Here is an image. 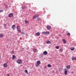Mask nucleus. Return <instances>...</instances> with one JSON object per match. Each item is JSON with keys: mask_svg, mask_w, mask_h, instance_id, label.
I'll return each mask as SVG.
<instances>
[{"mask_svg": "<svg viewBox=\"0 0 76 76\" xmlns=\"http://www.w3.org/2000/svg\"><path fill=\"white\" fill-rule=\"evenodd\" d=\"M51 28V27L49 26H47V28L48 30H49Z\"/></svg>", "mask_w": 76, "mask_h": 76, "instance_id": "423d86ee", "label": "nucleus"}, {"mask_svg": "<svg viewBox=\"0 0 76 76\" xmlns=\"http://www.w3.org/2000/svg\"><path fill=\"white\" fill-rule=\"evenodd\" d=\"M3 12V10L1 9L0 10V13H1V12Z\"/></svg>", "mask_w": 76, "mask_h": 76, "instance_id": "393cba45", "label": "nucleus"}, {"mask_svg": "<svg viewBox=\"0 0 76 76\" xmlns=\"http://www.w3.org/2000/svg\"><path fill=\"white\" fill-rule=\"evenodd\" d=\"M25 8H26L25 7V6H23V7H21L22 9H25Z\"/></svg>", "mask_w": 76, "mask_h": 76, "instance_id": "cd10ccee", "label": "nucleus"}, {"mask_svg": "<svg viewBox=\"0 0 76 76\" xmlns=\"http://www.w3.org/2000/svg\"><path fill=\"white\" fill-rule=\"evenodd\" d=\"M17 63L19 64H22V61L20 59H18L17 60Z\"/></svg>", "mask_w": 76, "mask_h": 76, "instance_id": "f257e3e1", "label": "nucleus"}, {"mask_svg": "<svg viewBox=\"0 0 76 76\" xmlns=\"http://www.w3.org/2000/svg\"><path fill=\"white\" fill-rule=\"evenodd\" d=\"M70 49L72 51H73L75 50V48L74 47H72L70 48Z\"/></svg>", "mask_w": 76, "mask_h": 76, "instance_id": "dca6fc26", "label": "nucleus"}, {"mask_svg": "<svg viewBox=\"0 0 76 76\" xmlns=\"http://www.w3.org/2000/svg\"><path fill=\"white\" fill-rule=\"evenodd\" d=\"M42 34H43L44 35H45L46 34V32L45 31L43 32L42 33Z\"/></svg>", "mask_w": 76, "mask_h": 76, "instance_id": "5701e85b", "label": "nucleus"}, {"mask_svg": "<svg viewBox=\"0 0 76 76\" xmlns=\"http://www.w3.org/2000/svg\"><path fill=\"white\" fill-rule=\"evenodd\" d=\"M47 53H48L46 51H45L43 52V54H44V55H45V56H46V55L47 54Z\"/></svg>", "mask_w": 76, "mask_h": 76, "instance_id": "6e6552de", "label": "nucleus"}, {"mask_svg": "<svg viewBox=\"0 0 76 76\" xmlns=\"http://www.w3.org/2000/svg\"><path fill=\"white\" fill-rule=\"evenodd\" d=\"M39 16V15H38V14H36L33 16V19H35V18H37V17H38Z\"/></svg>", "mask_w": 76, "mask_h": 76, "instance_id": "39448f33", "label": "nucleus"}, {"mask_svg": "<svg viewBox=\"0 0 76 76\" xmlns=\"http://www.w3.org/2000/svg\"><path fill=\"white\" fill-rule=\"evenodd\" d=\"M66 67L68 69H70V66L69 65H67V66H66Z\"/></svg>", "mask_w": 76, "mask_h": 76, "instance_id": "9d476101", "label": "nucleus"}, {"mask_svg": "<svg viewBox=\"0 0 76 76\" xmlns=\"http://www.w3.org/2000/svg\"><path fill=\"white\" fill-rule=\"evenodd\" d=\"M48 67L49 68H50L51 67V65L50 64H48L47 65Z\"/></svg>", "mask_w": 76, "mask_h": 76, "instance_id": "4be33fe9", "label": "nucleus"}, {"mask_svg": "<svg viewBox=\"0 0 76 76\" xmlns=\"http://www.w3.org/2000/svg\"><path fill=\"white\" fill-rule=\"evenodd\" d=\"M24 72L25 73H26L28 74V70H25Z\"/></svg>", "mask_w": 76, "mask_h": 76, "instance_id": "412c9836", "label": "nucleus"}, {"mask_svg": "<svg viewBox=\"0 0 76 76\" xmlns=\"http://www.w3.org/2000/svg\"><path fill=\"white\" fill-rule=\"evenodd\" d=\"M67 35L69 36V37H70V33H68L67 34Z\"/></svg>", "mask_w": 76, "mask_h": 76, "instance_id": "aec40b11", "label": "nucleus"}, {"mask_svg": "<svg viewBox=\"0 0 76 76\" xmlns=\"http://www.w3.org/2000/svg\"><path fill=\"white\" fill-rule=\"evenodd\" d=\"M6 8H7V7H6Z\"/></svg>", "mask_w": 76, "mask_h": 76, "instance_id": "58836bf2", "label": "nucleus"}, {"mask_svg": "<svg viewBox=\"0 0 76 76\" xmlns=\"http://www.w3.org/2000/svg\"><path fill=\"white\" fill-rule=\"evenodd\" d=\"M64 74L65 75H67V71H64Z\"/></svg>", "mask_w": 76, "mask_h": 76, "instance_id": "6ab92c4d", "label": "nucleus"}, {"mask_svg": "<svg viewBox=\"0 0 76 76\" xmlns=\"http://www.w3.org/2000/svg\"><path fill=\"white\" fill-rule=\"evenodd\" d=\"M73 73H74V72H72V74H73Z\"/></svg>", "mask_w": 76, "mask_h": 76, "instance_id": "e433bc0d", "label": "nucleus"}, {"mask_svg": "<svg viewBox=\"0 0 76 76\" xmlns=\"http://www.w3.org/2000/svg\"><path fill=\"white\" fill-rule=\"evenodd\" d=\"M0 59H1V56H0Z\"/></svg>", "mask_w": 76, "mask_h": 76, "instance_id": "4c0bfd02", "label": "nucleus"}, {"mask_svg": "<svg viewBox=\"0 0 76 76\" xmlns=\"http://www.w3.org/2000/svg\"><path fill=\"white\" fill-rule=\"evenodd\" d=\"M6 8H7V7H6Z\"/></svg>", "mask_w": 76, "mask_h": 76, "instance_id": "ea45409f", "label": "nucleus"}, {"mask_svg": "<svg viewBox=\"0 0 76 76\" xmlns=\"http://www.w3.org/2000/svg\"><path fill=\"white\" fill-rule=\"evenodd\" d=\"M12 29H15L16 28V26L15 25H13L12 26Z\"/></svg>", "mask_w": 76, "mask_h": 76, "instance_id": "ddd939ff", "label": "nucleus"}, {"mask_svg": "<svg viewBox=\"0 0 76 76\" xmlns=\"http://www.w3.org/2000/svg\"><path fill=\"white\" fill-rule=\"evenodd\" d=\"M33 51L34 53H35V52H36V51H37V49H35V48H33Z\"/></svg>", "mask_w": 76, "mask_h": 76, "instance_id": "2eb2a0df", "label": "nucleus"}, {"mask_svg": "<svg viewBox=\"0 0 76 76\" xmlns=\"http://www.w3.org/2000/svg\"><path fill=\"white\" fill-rule=\"evenodd\" d=\"M56 49H58L59 47H58V46H57L56 47Z\"/></svg>", "mask_w": 76, "mask_h": 76, "instance_id": "a878e982", "label": "nucleus"}, {"mask_svg": "<svg viewBox=\"0 0 76 76\" xmlns=\"http://www.w3.org/2000/svg\"><path fill=\"white\" fill-rule=\"evenodd\" d=\"M63 42L64 44H66V41H64Z\"/></svg>", "mask_w": 76, "mask_h": 76, "instance_id": "c756f323", "label": "nucleus"}, {"mask_svg": "<svg viewBox=\"0 0 76 76\" xmlns=\"http://www.w3.org/2000/svg\"><path fill=\"white\" fill-rule=\"evenodd\" d=\"M37 20L38 21H39V20H40V19H39V18H38Z\"/></svg>", "mask_w": 76, "mask_h": 76, "instance_id": "2f4dec72", "label": "nucleus"}, {"mask_svg": "<svg viewBox=\"0 0 76 76\" xmlns=\"http://www.w3.org/2000/svg\"><path fill=\"white\" fill-rule=\"evenodd\" d=\"M40 63H41V62L39 61H37V64H36V66L37 67H38L39 66V65L40 64Z\"/></svg>", "mask_w": 76, "mask_h": 76, "instance_id": "7ed1b4c3", "label": "nucleus"}, {"mask_svg": "<svg viewBox=\"0 0 76 76\" xmlns=\"http://www.w3.org/2000/svg\"><path fill=\"white\" fill-rule=\"evenodd\" d=\"M46 44H51V42L49 40H48L46 41Z\"/></svg>", "mask_w": 76, "mask_h": 76, "instance_id": "9b49d317", "label": "nucleus"}, {"mask_svg": "<svg viewBox=\"0 0 76 76\" xmlns=\"http://www.w3.org/2000/svg\"><path fill=\"white\" fill-rule=\"evenodd\" d=\"M64 41H65V39H63V41L64 42Z\"/></svg>", "mask_w": 76, "mask_h": 76, "instance_id": "f704fd0d", "label": "nucleus"}, {"mask_svg": "<svg viewBox=\"0 0 76 76\" xmlns=\"http://www.w3.org/2000/svg\"><path fill=\"white\" fill-rule=\"evenodd\" d=\"M72 60H76V58L74 57H72Z\"/></svg>", "mask_w": 76, "mask_h": 76, "instance_id": "f8f14e48", "label": "nucleus"}, {"mask_svg": "<svg viewBox=\"0 0 76 76\" xmlns=\"http://www.w3.org/2000/svg\"><path fill=\"white\" fill-rule=\"evenodd\" d=\"M63 49H59V51H61V52H62L63 51Z\"/></svg>", "mask_w": 76, "mask_h": 76, "instance_id": "b1692460", "label": "nucleus"}, {"mask_svg": "<svg viewBox=\"0 0 76 76\" xmlns=\"http://www.w3.org/2000/svg\"><path fill=\"white\" fill-rule=\"evenodd\" d=\"M12 54H13L14 53V51H12Z\"/></svg>", "mask_w": 76, "mask_h": 76, "instance_id": "72a5a7b5", "label": "nucleus"}, {"mask_svg": "<svg viewBox=\"0 0 76 76\" xmlns=\"http://www.w3.org/2000/svg\"><path fill=\"white\" fill-rule=\"evenodd\" d=\"M21 34H23V35H24V34H25V33L23 32H22L21 33Z\"/></svg>", "mask_w": 76, "mask_h": 76, "instance_id": "473e14b6", "label": "nucleus"}, {"mask_svg": "<svg viewBox=\"0 0 76 76\" xmlns=\"http://www.w3.org/2000/svg\"><path fill=\"white\" fill-rule=\"evenodd\" d=\"M36 36H39L40 35V33L39 32L36 33Z\"/></svg>", "mask_w": 76, "mask_h": 76, "instance_id": "1a4fd4ad", "label": "nucleus"}, {"mask_svg": "<svg viewBox=\"0 0 76 76\" xmlns=\"http://www.w3.org/2000/svg\"><path fill=\"white\" fill-rule=\"evenodd\" d=\"M59 71H61V68H59Z\"/></svg>", "mask_w": 76, "mask_h": 76, "instance_id": "c85d7f7f", "label": "nucleus"}, {"mask_svg": "<svg viewBox=\"0 0 76 76\" xmlns=\"http://www.w3.org/2000/svg\"><path fill=\"white\" fill-rule=\"evenodd\" d=\"M25 23H29V21H27V20H26L25 21Z\"/></svg>", "mask_w": 76, "mask_h": 76, "instance_id": "a211bd4d", "label": "nucleus"}, {"mask_svg": "<svg viewBox=\"0 0 76 76\" xmlns=\"http://www.w3.org/2000/svg\"><path fill=\"white\" fill-rule=\"evenodd\" d=\"M0 37L1 38H3V35L2 34H0Z\"/></svg>", "mask_w": 76, "mask_h": 76, "instance_id": "f3484780", "label": "nucleus"}, {"mask_svg": "<svg viewBox=\"0 0 76 76\" xmlns=\"http://www.w3.org/2000/svg\"><path fill=\"white\" fill-rule=\"evenodd\" d=\"M7 26V25H6V24H4V27H6V26Z\"/></svg>", "mask_w": 76, "mask_h": 76, "instance_id": "7c9ffc66", "label": "nucleus"}, {"mask_svg": "<svg viewBox=\"0 0 76 76\" xmlns=\"http://www.w3.org/2000/svg\"><path fill=\"white\" fill-rule=\"evenodd\" d=\"M13 14L12 13H10L8 15L9 18H12V16H13Z\"/></svg>", "mask_w": 76, "mask_h": 76, "instance_id": "20e7f679", "label": "nucleus"}, {"mask_svg": "<svg viewBox=\"0 0 76 76\" xmlns=\"http://www.w3.org/2000/svg\"><path fill=\"white\" fill-rule=\"evenodd\" d=\"M50 34V32L47 31L46 32V34Z\"/></svg>", "mask_w": 76, "mask_h": 76, "instance_id": "bb28decb", "label": "nucleus"}, {"mask_svg": "<svg viewBox=\"0 0 76 76\" xmlns=\"http://www.w3.org/2000/svg\"><path fill=\"white\" fill-rule=\"evenodd\" d=\"M16 28L17 29V31L18 32H19L20 33H21L22 32H21V31L20 29V26H17L16 27Z\"/></svg>", "mask_w": 76, "mask_h": 76, "instance_id": "f03ea898", "label": "nucleus"}, {"mask_svg": "<svg viewBox=\"0 0 76 76\" xmlns=\"http://www.w3.org/2000/svg\"><path fill=\"white\" fill-rule=\"evenodd\" d=\"M3 66L4 67H7V64H6V63L4 64Z\"/></svg>", "mask_w": 76, "mask_h": 76, "instance_id": "0eeeda50", "label": "nucleus"}, {"mask_svg": "<svg viewBox=\"0 0 76 76\" xmlns=\"http://www.w3.org/2000/svg\"><path fill=\"white\" fill-rule=\"evenodd\" d=\"M15 58H16V56L15 55H13L12 59V60H15Z\"/></svg>", "mask_w": 76, "mask_h": 76, "instance_id": "4468645a", "label": "nucleus"}, {"mask_svg": "<svg viewBox=\"0 0 76 76\" xmlns=\"http://www.w3.org/2000/svg\"><path fill=\"white\" fill-rule=\"evenodd\" d=\"M7 76H10V75L8 74L7 75Z\"/></svg>", "mask_w": 76, "mask_h": 76, "instance_id": "c9c22d12", "label": "nucleus"}]
</instances>
